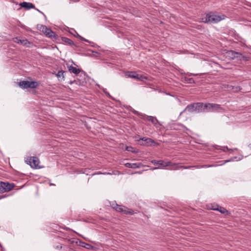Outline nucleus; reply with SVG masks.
Here are the masks:
<instances>
[{
  "label": "nucleus",
  "instance_id": "13",
  "mask_svg": "<svg viewBox=\"0 0 251 251\" xmlns=\"http://www.w3.org/2000/svg\"><path fill=\"white\" fill-rule=\"evenodd\" d=\"M228 55L232 59H234L236 58V55H238V52L234 50H230L227 52Z\"/></svg>",
  "mask_w": 251,
  "mask_h": 251
},
{
  "label": "nucleus",
  "instance_id": "40",
  "mask_svg": "<svg viewBox=\"0 0 251 251\" xmlns=\"http://www.w3.org/2000/svg\"><path fill=\"white\" fill-rule=\"evenodd\" d=\"M97 85L98 86V87L99 88H100V89H101L102 90V88H103V87H101L99 84H97Z\"/></svg>",
  "mask_w": 251,
  "mask_h": 251
},
{
  "label": "nucleus",
  "instance_id": "35",
  "mask_svg": "<svg viewBox=\"0 0 251 251\" xmlns=\"http://www.w3.org/2000/svg\"><path fill=\"white\" fill-rule=\"evenodd\" d=\"M228 150H229V149H228V148L227 147H224L223 148V151L224 152H226V151H228Z\"/></svg>",
  "mask_w": 251,
  "mask_h": 251
},
{
  "label": "nucleus",
  "instance_id": "33",
  "mask_svg": "<svg viewBox=\"0 0 251 251\" xmlns=\"http://www.w3.org/2000/svg\"><path fill=\"white\" fill-rule=\"evenodd\" d=\"M55 248L57 250H61L62 248V247L61 245H58L56 246L55 247Z\"/></svg>",
  "mask_w": 251,
  "mask_h": 251
},
{
  "label": "nucleus",
  "instance_id": "19",
  "mask_svg": "<svg viewBox=\"0 0 251 251\" xmlns=\"http://www.w3.org/2000/svg\"><path fill=\"white\" fill-rule=\"evenodd\" d=\"M111 206L112 208L115 209L116 211H117V209L119 207L120 205L118 204L117 203H116L115 201H113L111 204Z\"/></svg>",
  "mask_w": 251,
  "mask_h": 251
},
{
  "label": "nucleus",
  "instance_id": "6",
  "mask_svg": "<svg viewBox=\"0 0 251 251\" xmlns=\"http://www.w3.org/2000/svg\"><path fill=\"white\" fill-rule=\"evenodd\" d=\"M116 211L130 215H133L134 214V212L132 210L129 209L123 205H120Z\"/></svg>",
  "mask_w": 251,
  "mask_h": 251
},
{
  "label": "nucleus",
  "instance_id": "20",
  "mask_svg": "<svg viewBox=\"0 0 251 251\" xmlns=\"http://www.w3.org/2000/svg\"><path fill=\"white\" fill-rule=\"evenodd\" d=\"M18 43H21L22 44L27 46L28 44H29V42L26 40H19V41L18 42Z\"/></svg>",
  "mask_w": 251,
  "mask_h": 251
},
{
  "label": "nucleus",
  "instance_id": "24",
  "mask_svg": "<svg viewBox=\"0 0 251 251\" xmlns=\"http://www.w3.org/2000/svg\"><path fill=\"white\" fill-rule=\"evenodd\" d=\"M142 140L146 141L147 143L153 142V141L150 138H142Z\"/></svg>",
  "mask_w": 251,
  "mask_h": 251
},
{
  "label": "nucleus",
  "instance_id": "38",
  "mask_svg": "<svg viewBox=\"0 0 251 251\" xmlns=\"http://www.w3.org/2000/svg\"><path fill=\"white\" fill-rule=\"evenodd\" d=\"M75 82H76L75 80H74V81H70V84H73V83H75Z\"/></svg>",
  "mask_w": 251,
  "mask_h": 251
},
{
  "label": "nucleus",
  "instance_id": "27",
  "mask_svg": "<svg viewBox=\"0 0 251 251\" xmlns=\"http://www.w3.org/2000/svg\"><path fill=\"white\" fill-rule=\"evenodd\" d=\"M102 90L103 92L105 94V95L109 98L113 99V98L112 97V96L110 95V94L105 91L104 88H102Z\"/></svg>",
  "mask_w": 251,
  "mask_h": 251
},
{
  "label": "nucleus",
  "instance_id": "41",
  "mask_svg": "<svg viewBox=\"0 0 251 251\" xmlns=\"http://www.w3.org/2000/svg\"><path fill=\"white\" fill-rule=\"evenodd\" d=\"M37 10L38 11V12H40V13H42V14H43V15H44V16L45 17L46 16L44 14V13H43V12H42L41 11H40V10H38V9H37Z\"/></svg>",
  "mask_w": 251,
  "mask_h": 251
},
{
  "label": "nucleus",
  "instance_id": "11",
  "mask_svg": "<svg viewBox=\"0 0 251 251\" xmlns=\"http://www.w3.org/2000/svg\"><path fill=\"white\" fill-rule=\"evenodd\" d=\"M143 119L151 122L154 125H156L158 122V121L155 117L151 116H147L145 115L144 116Z\"/></svg>",
  "mask_w": 251,
  "mask_h": 251
},
{
  "label": "nucleus",
  "instance_id": "14",
  "mask_svg": "<svg viewBox=\"0 0 251 251\" xmlns=\"http://www.w3.org/2000/svg\"><path fill=\"white\" fill-rule=\"evenodd\" d=\"M65 73H66V72L62 71V70L59 71L56 75L58 79L61 78L62 79L64 80V74Z\"/></svg>",
  "mask_w": 251,
  "mask_h": 251
},
{
  "label": "nucleus",
  "instance_id": "21",
  "mask_svg": "<svg viewBox=\"0 0 251 251\" xmlns=\"http://www.w3.org/2000/svg\"><path fill=\"white\" fill-rule=\"evenodd\" d=\"M241 57V61H245L249 60V59L250 58L249 56L244 55L243 54Z\"/></svg>",
  "mask_w": 251,
  "mask_h": 251
},
{
  "label": "nucleus",
  "instance_id": "25",
  "mask_svg": "<svg viewBox=\"0 0 251 251\" xmlns=\"http://www.w3.org/2000/svg\"><path fill=\"white\" fill-rule=\"evenodd\" d=\"M229 88H231L232 90H233L234 92H237L240 90V88L239 87H233L232 86H230Z\"/></svg>",
  "mask_w": 251,
  "mask_h": 251
},
{
  "label": "nucleus",
  "instance_id": "17",
  "mask_svg": "<svg viewBox=\"0 0 251 251\" xmlns=\"http://www.w3.org/2000/svg\"><path fill=\"white\" fill-rule=\"evenodd\" d=\"M50 28H48L45 25H41L40 27V30H42L43 32L47 35V32H48V30H50Z\"/></svg>",
  "mask_w": 251,
  "mask_h": 251
},
{
  "label": "nucleus",
  "instance_id": "23",
  "mask_svg": "<svg viewBox=\"0 0 251 251\" xmlns=\"http://www.w3.org/2000/svg\"><path fill=\"white\" fill-rule=\"evenodd\" d=\"M76 36L77 37H78L82 41H84L85 42H88V43H89L90 42V41H89V40L85 39L84 38L81 37V36H80L76 32Z\"/></svg>",
  "mask_w": 251,
  "mask_h": 251
},
{
  "label": "nucleus",
  "instance_id": "29",
  "mask_svg": "<svg viewBox=\"0 0 251 251\" xmlns=\"http://www.w3.org/2000/svg\"><path fill=\"white\" fill-rule=\"evenodd\" d=\"M238 55H236V56H235L236 58L235 59H237V60L241 61V57L242 56V54L241 53L239 52H238Z\"/></svg>",
  "mask_w": 251,
  "mask_h": 251
},
{
  "label": "nucleus",
  "instance_id": "10",
  "mask_svg": "<svg viewBox=\"0 0 251 251\" xmlns=\"http://www.w3.org/2000/svg\"><path fill=\"white\" fill-rule=\"evenodd\" d=\"M211 209L213 210L218 211L222 214H228V211L226 208L221 206L219 207L218 205L216 206H212Z\"/></svg>",
  "mask_w": 251,
  "mask_h": 251
},
{
  "label": "nucleus",
  "instance_id": "36",
  "mask_svg": "<svg viewBox=\"0 0 251 251\" xmlns=\"http://www.w3.org/2000/svg\"><path fill=\"white\" fill-rule=\"evenodd\" d=\"M68 241L70 243H73L74 242V241L73 239H69Z\"/></svg>",
  "mask_w": 251,
  "mask_h": 251
},
{
  "label": "nucleus",
  "instance_id": "43",
  "mask_svg": "<svg viewBox=\"0 0 251 251\" xmlns=\"http://www.w3.org/2000/svg\"><path fill=\"white\" fill-rule=\"evenodd\" d=\"M72 63H73V64H74L76 66V65L73 61H72Z\"/></svg>",
  "mask_w": 251,
  "mask_h": 251
},
{
  "label": "nucleus",
  "instance_id": "31",
  "mask_svg": "<svg viewBox=\"0 0 251 251\" xmlns=\"http://www.w3.org/2000/svg\"><path fill=\"white\" fill-rule=\"evenodd\" d=\"M133 147H131V146H127L126 148V150L128 151H132L133 152V151H132V149H133Z\"/></svg>",
  "mask_w": 251,
  "mask_h": 251
},
{
  "label": "nucleus",
  "instance_id": "9",
  "mask_svg": "<svg viewBox=\"0 0 251 251\" xmlns=\"http://www.w3.org/2000/svg\"><path fill=\"white\" fill-rule=\"evenodd\" d=\"M20 5L21 7L24 8L25 9H30L31 8H35V6L33 4L27 2H21L20 3Z\"/></svg>",
  "mask_w": 251,
  "mask_h": 251
},
{
  "label": "nucleus",
  "instance_id": "26",
  "mask_svg": "<svg viewBox=\"0 0 251 251\" xmlns=\"http://www.w3.org/2000/svg\"><path fill=\"white\" fill-rule=\"evenodd\" d=\"M119 102V107L121 108L122 109L126 108L128 109V108H130V106H126L125 105H122L120 101Z\"/></svg>",
  "mask_w": 251,
  "mask_h": 251
},
{
  "label": "nucleus",
  "instance_id": "12",
  "mask_svg": "<svg viewBox=\"0 0 251 251\" xmlns=\"http://www.w3.org/2000/svg\"><path fill=\"white\" fill-rule=\"evenodd\" d=\"M68 70L70 73H73L75 75L78 74L81 71L80 69H77L75 67H73V66H69Z\"/></svg>",
  "mask_w": 251,
  "mask_h": 251
},
{
  "label": "nucleus",
  "instance_id": "37",
  "mask_svg": "<svg viewBox=\"0 0 251 251\" xmlns=\"http://www.w3.org/2000/svg\"><path fill=\"white\" fill-rule=\"evenodd\" d=\"M7 197V196L5 195V196H0V199H1L2 198H6Z\"/></svg>",
  "mask_w": 251,
  "mask_h": 251
},
{
  "label": "nucleus",
  "instance_id": "30",
  "mask_svg": "<svg viewBox=\"0 0 251 251\" xmlns=\"http://www.w3.org/2000/svg\"><path fill=\"white\" fill-rule=\"evenodd\" d=\"M236 158H237V157H234L232 158L229 160H225L224 163H223L222 165L225 164V163L230 162V161H234V159H236Z\"/></svg>",
  "mask_w": 251,
  "mask_h": 251
},
{
  "label": "nucleus",
  "instance_id": "3",
  "mask_svg": "<svg viewBox=\"0 0 251 251\" xmlns=\"http://www.w3.org/2000/svg\"><path fill=\"white\" fill-rule=\"evenodd\" d=\"M225 18L224 15L219 16L209 13L201 18V21L205 23L213 24L218 23Z\"/></svg>",
  "mask_w": 251,
  "mask_h": 251
},
{
  "label": "nucleus",
  "instance_id": "18",
  "mask_svg": "<svg viewBox=\"0 0 251 251\" xmlns=\"http://www.w3.org/2000/svg\"><path fill=\"white\" fill-rule=\"evenodd\" d=\"M55 33L53 31H52L50 29L49 30H48V32H47V35L49 37H55Z\"/></svg>",
  "mask_w": 251,
  "mask_h": 251
},
{
  "label": "nucleus",
  "instance_id": "34",
  "mask_svg": "<svg viewBox=\"0 0 251 251\" xmlns=\"http://www.w3.org/2000/svg\"><path fill=\"white\" fill-rule=\"evenodd\" d=\"M187 75L189 76H196V75H197V74H193V73H188Z\"/></svg>",
  "mask_w": 251,
  "mask_h": 251
},
{
  "label": "nucleus",
  "instance_id": "8",
  "mask_svg": "<svg viewBox=\"0 0 251 251\" xmlns=\"http://www.w3.org/2000/svg\"><path fill=\"white\" fill-rule=\"evenodd\" d=\"M126 75L128 77L135 78L137 80H141L143 78V76L142 75L137 74L135 72H127L126 73Z\"/></svg>",
  "mask_w": 251,
  "mask_h": 251
},
{
  "label": "nucleus",
  "instance_id": "7",
  "mask_svg": "<svg viewBox=\"0 0 251 251\" xmlns=\"http://www.w3.org/2000/svg\"><path fill=\"white\" fill-rule=\"evenodd\" d=\"M29 165L31 167L37 168L40 162L39 159L37 157H30L29 159Z\"/></svg>",
  "mask_w": 251,
  "mask_h": 251
},
{
  "label": "nucleus",
  "instance_id": "44",
  "mask_svg": "<svg viewBox=\"0 0 251 251\" xmlns=\"http://www.w3.org/2000/svg\"><path fill=\"white\" fill-rule=\"evenodd\" d=\"M158 168H154L153 169V170H154V169H158Z\"/></svg>",
  "mask_w": 251,
  "mask_h": 251
},
{
  "label": "nucleus",
  "instance_id": "42",
  "mask_svg": "<svg viewBox=\"0 0 251 251\" xmlns=\"http://www.w3.org/2000/svg\"><path fill=\"white\" fill-rule=\"evenodd\" d=\"M92 52L93 53H97V54L98 53V52L95 51H93V50H92Z\"/></svg>",
  "mask_w": 251,
  "mask_h": 251
},
{
  "label": "nucleus",
  "instance_id": "32",
  "mask_svg": "<svg viewBox=\"0 0 251 251\" xmlns=\"http://www.w3.org/2000/svg\"><path fill=\"white\" fill-rule=\"evenodd\" d=\"M125 166L126 167L131 168L132 163H126L125 164Z\"/></svg>",
  "mask_w": 251,
  "mask_h": 251
},
{
  "label": "nucleus",
  "instance_id": "2",
  "mask_svg": "<svg viewBox=\"0 0 251 251\" xmlns=\"http://www.w3.org/2000/svg\"><path fill=\"white\" fill-rule=\"evenodd\" d=\"M184 110H221L220 105L215 103L196 102L188 105Z\"/></svg>",
  "mask_w": 251,
  "mask_h": 251
},
{
  "label": "nucleus",
  "instance_id": "5",
  "mask_svg": "<svg viewBox=\"0 0 251 251\" xmlns=\"http://www.w3.org/2000/svg\"><path fill=\"white\" fill-rule=\"evenodd\" d=\"M14 186L13 183L1 181L0 183V193L2 194L11 191L13 189Z\"/></svg>",
  "mask_w": 251,
  "mask_h": 251
},
{
  "label": "nucleus",
  "instance_id": "28",
  "mask_svg": "<svg viewBox=\"0 0 251 251\" xmlns=\"http://www.w3.org/2000/svg\"><path fill=\"white\" fill-rule=\"evenodd\" d=\"M90 44H91V46L93 47H96V48H97L98 49L100 48V47L99 46L97 45L96 44H95L94 42L90 41Z\"/></svg>",
  "mask_w": 251,
  "mask_h": 251
},
{
  "label": "nucleus",
  "instance_id": "1",
  "mask_svg": "<svg viewBox=\"0 0 251 251\" xmlns=\"http://www.w3.org/2000/svg\"><path fill=\"white\" fill-rule=\"evenodd\" d=\"M151 163L153 164L154 165H160L162 166V167H170L171 169L172 170H176V169H179L180 168H183L185 169H190L192 167H196L197 168H209V167H216L217 166V165H205L203 166H188L186 167H184L182 166L178 165V164H176L173 163L171 161H165L164 160H152L151 161Z\"/></svg>",
  "mask_w": 251,
  "mask_h": 251
},
{
  "label": "nucleus",
  "instance_id": "15",
  "mask_svg": "<svg viewBox=\"0 0 251 251\" xmlns=\"http://www.w3.org/2000/svg\"><path fill=\"white\" fill-rule=\"evenodd\" d=\"M184 79V81L188 84H192L195 83L194 79L193 78H188L186 76H184L182 78Z\"/></svg>",
  "mask_w": 251,
  "mask_h": 251
},
{
  "label": "nucleus",
  "instance_id": "16",
  "mask_svg": "<svg viewBox=\"0 0 251 251\" xmlns=\"http://www.w3.org/2000/svg\"><path fill=\"white\" fill-rule=\"evenodd\" d=\"M62 39L63 42L69 45H71L74 44L73 41L69 38H68L67 37H62Z\"/></svg>",
  "mask_w": 251,
  "mask_h": 251
},
{
  "label": "nucleus",
  "instance_id": "4",
  "mask_svg": "<svg viewBox=\"0 0 251 251\" xmlns=\"http://www.w3.org/2000/svg\"><path fill=\"white\" fill-rule=\"evenodd\" d=\"M19 86L23 89L36 88L38 86L36 81H22L19 83Z\"/></svg>",
  "mask_w": 251,
  "mask_h": 251
},
{
  "label": "nucleus",
  "instance_id": "22",
  "mask_svg": "<svg viewBox=\"0 0 251 251\" xmlns=\"http://www.w3.org/2000/svg\"><path fill=\"white\" fill-rule=\"evenodd\" d=\"M140 163H132L131 168L132 169H136L140 168Z\"/></svg>",
  "mask_w": 251,
  "mask_h": 251
},
{
  "label": "nucleus",
  "instance_id": "39",
  "mask_svg": "<svg viewBox=\"0 0 251 251\" xmlns=\"http://www.w3.org/2000/svg\"><path fill=\"white\" fill-rule=\"evenodd\" d=\"M133 113H137V114H138V112L137 111H135V110H134V111H131Z\"/></svg>",
  "mask_w": 251,
  "mask_h": 251
}]
</instances>
